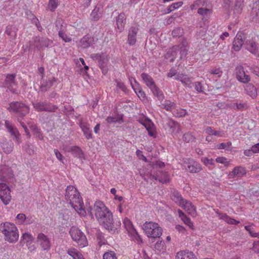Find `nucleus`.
<instances>
[{"mask_svg":"<svg viewBox=\"0 0 259 259\" xmlns=\"http://www.w3.org/2000/svg\"><path fill=\"white\" fill-rule=\"evenodd\" d=\"M14 175L12 169L6 165H4L0 168V180L7 181L9 179L13 177Z\"/></svg>","mask_w":259,"mask_h":259,"instance_id":"nucleus-17","label":"nucleus"},{"mask_svg":"<svg viewBox=\"0 0 259 259\" xmlns=\"http://www.w3.org/2000/svg\"><path fill=\"white\" fill-rule=\"evenodd\" d=\"M183 4V3L182 2H177L172 4L168 7V8L167 9V12L166 13L168 14L170 13L172 11L176 10L179 8V7H181Z\"/></svg>","mask_w":259,"mask_h":259,"instance_id":"nucleus-51","label":"nucleus"},{"mask_svg":"<svg viewBox=\"0 0 259 259\" xmlns=\"http://www.w3.org/2000/svg\"><path fill=\"white\" fill-rule=\"evenodd\" d=\"M33 107L37 111H47L54 112L58 109L56 105H51L50 103L47 102H36L33 103Z\"/></svg>","mask_w":259,"mask_h":259,"instance_id":"nucleus-10","label":"nucleus"},{"mask_svg":"<svg viewBox=\"0 0 259 259\" xmlns=\"http://www.w3.org/2000/svg\"><path fill=\"white\" fill-rule=\"evenodd\" d=\"M153 95L157 97L158 100L161 102L164 99V96L163 92L159 90V89L156 86L154 88L151 90Z\"/></svg>","mask_w":259,"mask_h":259,"instance_id":"nucleus-39","label":"nucleus"},{"mask_svg":"<svg viewBox=\"0 0 259 259\" xmlns=\"http://www.w3.org/2000/svg\"><path fill=\"white\" fill-rule=\"evenodd\" d=\"M55 27L56 30L59 31V30L67 27V25L62 19L58 18L55 23Z\"/></svg>","mask_w":259,"mask_h":259,"instance_id":"nucleus-44","label":"nucleus"},{"mask_svg":"<svg viewBox=\"0 0 259 259\" xmlns=\"http://www.w3.org/2000/svg\"><path fill=\"white\" fill-rule=\"evenodd\" d=\"M246 174V170L242 166H236L233 170L230 172L228 177L232 179L234 178H241Z\"/></svg>","mask_w":259,"mask_h":259,"instance_id":"nucleus-23","label":"nucleus"},{"mask_svg":"<svg viewBox=\"0 0 259 259\" xmlns=\"http://www.w3.org/2000/svg\"><path fill=\"white\" fill-rule=\"evenodd\" d=\"M205 132L209 135L219 136L222 133L221 131L213 130L211 127L207 126L205 128Z\"/></svg>","mask_w":259,"mask_h":259,"instance_id":"nucleus-55","label":"nucleus"},{"mask_svg":"<svg viewBox=\"0 0 259 259\" xmlns=\"http://www.w3.org/2000/svg\"><path fill=\"white\" fill-rule=\"evenodd\" d=\"M52 44L53 41L48 38L35 36L29 41V48L31 49L36 48L41 50L49 47Z\"/></svg>","mask_w":259,"mask_h":259,"instance_id":"nucleus-7","label":"nucleus"},{"mask_svg":"<svg viewBox=\"0 0 259 259\" xmlns=\"http://www.w3.org/2000/svg\"><path fill=\"white\" fill-rule=\"evenodd\" d=\"M37 242L40 246L41 249L44 250H48L51 247V241L47 236L40 233L37 237Z\"/></svg>","mask_w":259,"mask_h":259,"instance_id":"nucleus-14","label":"nucleus"},{"mask_svg":"<svg viewBox=\"0 0 259 259\" xmlns=\"http://www.w3.org/2000/svg\"><path fill=\"white\" fill-rule=\"evenodd\" d=\"M115 82L116 83V92L118 93L119 90H121L123 92L126 93L127 91V88L126 87L124 83L120 80H118L117 79L115 80Z\"/></svg>","mask_w":259,"mask_h":259,"instance_id":"nucleus-43","label":"nucleus"},{"mask_svg":"<svg viewBox=\"0 0 259 259\" xmlns=\"http://www.w3.org/2000/svg\"><path fill=\"white\" fill-rule=\"evenodd\" d=\"M202 169L201 164L193 160L188 162L186 168V170L191 173H197L201 171Z\"/></svg>","mask_w":259,"mask_h":259,"instance_id":"nucleus-25","label":"nucleus"},{"mask_svg":"<svg viewBox=\"0 0 259 259\" xmlns=\"http://www.w3.org/2000/svg\"><path fill=\"white\" fill-rule=\"evenodd\" d=\"M175 79L181 81L182 84L189 88H192L193 84L192 77H189L186 74L178 73L175 77Z\"/></svg>","mask_w":259,"mask_h":259,"instance_id":"nucleus-21","label":"nucleus"},{"mask_svg":"<svg viewBox=\"0 0 259 259\" xmlns=\"http://www.w3.org/2000/svg\"><path fill=\"white\" fill-rule=\"evenodd\" d=\"M0 198L5 205L9 204L11 200L10 189L5 183H0Z\"/></svg>","mask_w":259,"mask_h":259,"instance_id":"nucleus-11","label":"nucleus"},{"mask_svg":"<svg viewBox=\"0 0 259 259\" xmlns=\"http://www.w3.org/2000/svg\"><path fill=\"white\" fill-rule=\"evenodd\" d=\"M236 76L237 79L240 82L246 84L250 81V77L247 74L242 66L236 68Z\"/></svg>","mask_w":259,"mask_h":259,"instance_id":"nucleus-12","label":"nucleus"},{"mask_svg":"<svg viewBox=\"0 0 259 259\" xmlns=\"http://www.w3.org/2000/svg\"><path fill=\"white\" fill-rule=\"evenodd\" d=\"M143 124L147 130L149 135L155 138L157 134L154 124L151 121L148 120L143 123Z\"/></svg>","mask_w":259,"mask_h":259,"instance_id":"nucleus-31","label":"nucleus"},{"mask_svg":"<svg viewBox=\"0 0 259 259\" xmlns=\"http://www.w3.org/2000/svg\"><path fill=\"white\" fill-rule=\"evenodd\" d=\"M0 230L4 235L5 239L8 242L13 243L18 240V229L14 224L9 222L3 223L0 226Z\"/></svg>","mask_w":259,"mask_h":259,"instance_id":"nucleus-4","label":"nucleus"},{"mask_svg":"<svg viewBox=\"0 0 259 259\" xmlns=\"http://www.w3.org/2000/svg\"><path fill=\"white\" fill-rule=\"evenodd\" d=\"M187 42L186 40H183L182 43L178 46H179L178 52L180 54V58H182L185 57L187 54L188 49L187 48Z\"/></svg>","mask_w":259,"mask_h":259,"instance_id":"nucleus-37","label":"nucleus"},{"mask_svg":"<svg viewBox=\"0 0 259 259\" xmlns=\"http://www.w3.org/2000/svg\"><path fill=\"white\" fill-rule=\"evenodd\" d=\"M212 12V10L210 9L199 8L198 9L197 13L202 16H207L210 14Z\"/></svg>","mask_w":259,"mask_h":259,"instance_id":"nucleus-52","label":"nucleus"},{"mask_svg":"<svg viewBox=\"0 0 259 259\" xmlns=\"http://www.w3.org/2000/svg\"><path fill=\"white\" fill-rule=\"evenodd\" d=\"M103 259H117L116 253L111 250H109L103 254Z\"/></svg>","mask_w":259,"mask_h":259,"instance_id":"nucleus-47","label":"nucleus"},{"mask_svg":"<svg viewBox=\"0 0 259 259\" xmlns=\"http://www.w3.org/2000/svg\"><path fill=\"white\" fill-rule=\"evenodd\" d=\"M5 125L11 136L14 137L16 142L19 144L21 142L20 134L16 127L13 125L10 121L7 120L5 121Z\"/></svg>","mask_w":259,"mask_h":259,"instance_id":"nucleus-15","label":"nucleus"},{"mask_svg":"<svg viewBox=\"0 0 259 259\" xmlns=\"http://www.w3.org/2000/svg\"><path fill=\"white\" fill-rule=\"evenodd\" d=\"M15 77V74H7L5 80V84L12 93L19 94L20 90L18 89V84L16 81Z\"/></svg>","mask_w":259,"mask_h":259,"instance_id":"nucleus-8","label":"nucleus"},{"mask_svg":"<svg viewBox=\"0 0 259 259\" xmlns=\"http://www.w3.org/2000/svg\"><path fill=\"white\" fill-rule=\"evenodd\" d=\"M143 229L149 238H160L162 234V229L159 225L153 222H146L143 224Z\"/></svg>","mask_w":259,"mask_h":259,"instance_id":"nucleus-5","label":"nucleus"},{"mask_svg":"<svg viewBox=\"0 0 259 259\" xmlns=\"http://www.w3.org/2000/svg\"><path fill=\"white\" fill-rule=\"evenodd\" d=\"M172 113L176 117H182L186 115L187 111L181 108H177V107H175Z\"/></svg>","mask_w":259,"mask_h":259,"instance_id":"nucleus-41","label":"nucleus"},{"mask_svg":"<svg viewBox=\"0 0 259 259\" xmlns=\"http://www.w3.org/2000/svg\"><path fill=\"white\" fill-rule=\"evenodd\" d=\"M184 141L189 143L194 139V137L191 133H186L183 136Z\"/></svg>","mask_w":259,"mask_h":259,"instance_id":"nucleus-56","label":"nucleus"},{"mask_svg":"<svg viewBox=\"0 0 259 259\" xmlns=\"http://www.w3.org/2000/svg\"><path fill=\"white\" fill-rule=\"evenodd\" d=\"M152 177L162 183H165L168 181L167 173L165 171L159 170L155 175H152Z\"/></svg>","mask_w":259,"mask_h":259,"instance_id":"nucleus-29","label":"nucleus"},{"mask_svg":"<svg viewBox=\"0 0 259 259\" xmlns=\"http://www.w3.org/2000/svg\"><path fill=\"white\" fill-rule=\"evenodd\" d=\"M210 74H212L217 77H220L223 73V71L221 68H213L209 71Z\"/></svg>","mask_w":259,"mask_h":259,"instance_id":"nucleus-54","label":"nucleus"},{"mask_svg":"<svg viewBox=\"0 0 259 259\" xmlns=\"http://www.w3.org/2000/svg\"><path fill=\"white\" fill-rule=\"evenodd\" d=\"M28 124L32 132H33L34 134H37L38 132H39V130L37 128V127L32 122H28Z\"/></svg>","mask_w":259,"mask_h":259,"instance_id":"nucleus-62","label":"nucleus"},{"mask_svg":"<svg viewBox=\"0 0 259 259\" xmlns=\"http://www.w3.org/2000/svg\"><path fill=\"white\" fill-rule=\"evenodd\" d=\"M65 151L71 152L74 157L80 159L84 158V153L81 148L78 146H68L65 148Z\"/></svg>","mask_w":259,"mask_h":259,"instance_id":"nucleus-20","label":"nucleus"},{"mask_svg":"<svg viewBox=\"0 0 259 259\" xmlns=\"http://www.w3.org/2000/svg\"><path fill=\"white\" fill-rule=\"evenodd\" d=\"M10 112L14 113L18 117V121L20 122L22 127L24 128L26 135L30 138L31 135L25 123L20 118L25 116L29 113V109L25 104L19 102H13L10 103L8 108Z\"/></svg>","mask_w":259,"mask_h":259,"instance_id":"nucleus-3","label":"nucleus"},{"mask_svg":"<svg viewBox=\"0 0 259 259\" xmlns=\"http://www.w3.org/2000/svg\"><path fill=\"white\" fill-rule=\"evenodd\" d=\"M166 124L171 130L172 132H174L178 125V123L171 118H169L166 120Z\"/></svg>","mask_w":259,"mask_h":259,"instance_id":"nucleus-50","label":"nucleus"},{"mask_svg":"<svg viewBox=\"0 0 259 259\" xmlns=\"http://www.w3.org/2000/svg\"><path fill=\"white\" fill-rule=\"evenodd\" d=\"M91 57L95 61L98 62L100 68L104 74H105L108 71L107 63L108 60L106 54L102 53L93 54Z\"/></svg>","mask_w":259,"mask_h":259,"instance_id":"nucleus-9","label":"nucleus"},{"mask_svg":"<svg viewBox=\"0 0 259 259\" xmlns=\"http://www.w3.org/2000/svg\"><path fill=\"white\" fill-rule=\"evenodd\" d=\"M116 28L119 32L123 31L126 24V16L124 13L119 14L115 19Z\"/></svg>","mask_w":259,"mask_h":259,"instance_id":"nucleus-22","label":"nucleus"},{"mask_svg":"<svg viewBox=\"0 0 259 259\" xmlns=\"http://www.w3.org/2000/svg\"><path fill=\"white\" fill-rule=\"evenodd\" d=\"M96 236L97 239L99 240L98 243L99 244L100 246H102V245L106 244V241L105 239L103 234L102 232L98 231L96 233Z\"/></svg>","mask_w":259,"mask_h":259,"instance_id":"nucleus-49","label":"nucleus"},{"mask_svg":"<svg viewBox=\"0 0 259 259\" xmlns=\"http://www.w3.org/2000/svg\"><path fill=\"white\" fill-rule=\"evenodd\" d=\"M231 107L234 110H244L247 108L248 106L246 103H233L231 104Z\"/></svg>","mask_w":259,"mask_h":259,"instance_id":"nucleus-42","label":"nucleus"},{"mask_svg":"<svg viewBox=\"0 0 259 259\" xmlns=\"http://www.w3.org/2000/svg\"><path fill=\"white\" fill-rule=\"evenodd\" d=\"M28 124L32 132H33L34 134H37L38 132H39V130L37 128V127L32 122H28Z\"/></svg>","mask_w":259,"mask_h":259,"instance_id":"nucleus-63","label":"nucleus"},{"mask_svg":"<svg viewBox=\"0 0 259 259\" xmlns=\"http://www.w3.org/2000/svg\"><path fill=\"white\" fill-rule=\"evenodd\" d=\"M95 216L99 224L110 232L114 233L121 225L119 221H114L112 212L101 202H96L94 207Z\"/></svg>","mask_w":259,"mask_h":259,"instance_id":"nucleus-1","label":"nucleus"},{"mask_svg":"<svg viewBox=\"0 0 259 259\" xmlns=\"http://www.w3.org/2000/svg\"><path fill=\"white\" fill-rule=\"evenodd\" d=\"M183 34V28H182L181 27H178V28L174 29L172 30V33H171L172 36L174 37H180V36H182Z\"/></svg>","mask_w":259,"mask_h":259,"instance_id":"nucleus-53","label":"nucleus"},{"mask_svg":"<svg viewBox=\"0 0 259 259\" xmlns=\"http://www.w3.org/2000/svg\"><path fill=\"white\" fill-rule=\"evenodd\" d=\"M231 145L232 143L231 142L222 143L217 146V148L218 149H227V148H230Z\"/></svg>","mask_w":259,"mask_h":259,"instance_id":"nucleus-61","label":"nucleus"},{"mask_svg":"<svg viewBox=\"0 0 259 259\" xmlns=\"http://www.w3.org/2000/svg\"><path fill=\"white\" fill-rule=\"evenodd\" d=\"M215 161L218 163L224 164L225 166H228L229 164V162L224 157H218L215 159Z\"/></svg>","mask_w":259,"mask_h":259,"instance_id":"nucleus-60","label":"nucleus"},{"mask_svg":"<svg viewBox=\"0 0 259 259\" xmlns=\"http://www.w3.org/2000/svg\"><path fill=\"white\" fill-rule=\"evenodd\" d=\"M16 31L17 29L15 27L9 25L6 27L5 33L10 36L11 39H14L17 35Z\"/></svg>","mask_w":259,"mask_h":259,"instance_id":"nucleus-38","label":"nucleus"},{"mask_svg":"<svg viewBox=\"0 0 259 259\" xmlns=\"http://www.w3.org/2000/svg\"><path fill=\"white\" fill-rule=\"evenodd\" d=\"M69 233L72 240L76 242L78 246L82 248L88 245L87 237L79 229L72 227L70 229Z\"/></svg>","mask_w":259,"mask_h":259,"instance_id":"nucleus-6","label":"nucleus"},{"mask_svg":"<svg viewBox=\"0 0 259 259\" xmlns=\"http://www.w3.org/2000/svg\"><path fill=\"white\" fill-rule=\"evenodd\" d=\"M139 31L137 27L132 26L128 29L127 42L130 46H134L137 42V35Z\"/></svg>","mask_w":259,"mask_h":259,"instance_id":"nucleus-16","label":"nucleus"},{"mask_svg":"<svg viewBox=\"0 0 259 259\" xmlns=\"http://www.w3.org/2000/svg\"><path fill=\"white\" fill-rule=\"evenodd\" d=\"M16 220L17 223L19 224H22L25 223L26 220V215L24 213H19L16 216Z\"/></svg>","mask_w":259,"mask_h":259,"instance_id":"nucleus-57","label":"nucleus"},{"mask_svg":"<svg viewBox=\"0 0 259 259\" xmlns=\"http://www.w3.org/2000/svg\"><path fill=\"white\" fill-rule=\"evenodd\" d=\"M56 81L57 79L55 77L49 78L48 79L44 78L40 82V91L43 93L47 92Z\"/></svg>","mask_w":259,"mask_h":259,"instance_id":"nucleus-18","label":"nucleus"},{"mask_svg":"<svg viewBox=\"0 0 259 259\" xmlns=\"http://www.w3.org/2000/svg\"><path fill=\"white\" fill-rule=\"evenodd\" d=\"M245 90L247 95L252 98H254L257 96V90L256 88L252 84H248L246 85Z\"/></svg>","mask_w":259,"mask_h":259,"instance_id":"nucleus-35","label":"nucleus"},{"mask_svg":"<svg viewBox=\"0 0 259 259\" xmlns=\"http://www.w3.org/2000/svg\"><path fill=\"white\" fill-rule=\"evenodd\" d=\"M246 49L251 54L256 55L258 52V48L256 43L252 40H247L245 43Z\"/></svg>","mask_w":259,"mask_h":259,"instance_id":"nucleus-27","label":"nucleus"},{"mask_svg":"<svg viewBox=\"0 0 259 259\" xmlns=\"http://www.w3.org/2000/svg\"><path fill=\"white\" fill-rule=\"evenodd\" d=\"M201 160L205 165H213L214 163V160L212 158L205 157L202 158Z\"/></svg>","mask_w":259,"mask_h":259,"instance_id":"nucleus-64","label":"nucleus"},{"mask_svg":"<svg viewBox=\"0 0 259 259\" xmlns=\"http://www.w3.org/2000/svg\"><path fill=\"white\" fill-rule=\"evenodd\" d=\"M65 198L69 202L71 206L80 215L86 214L85 210L83 208V203L79 192L73 186H68L66 189Z\"/></svg>","mask_w":259,"mask_h":259,"instance_id":"nucleus-2","label":"nucleus"},{"mask_svg":"<svg viewBox=\"0 0 259 259\" xmlns=\"http://www.w3.org/2000/svg\"><path fill=\"white\" fill-rule=\"evenodd\" d=\"M180 206L191 216L196 215V207L191 202L185 200Z\"/></svg>","mask_w":259,"mask_h":259,"instance_id":"nucleus-24","label":"nucleus"},{"mask_svg":"<svg viewBox=\"0 0 259 259\" xmlns=\"http://www.w3.org/2000/svg\"><path fill=\"white\" fill-rule=\"evenodd\" d=\"M59 5L58 0H49L48 3V9L52 12H53Z\"/></svg>","mask_w":259,"mask_h":259,"instance_id":"nucleus-48","label":"nucleus"},{"mask_svg":"<svg viewBox=\"0 0 259 259\" xmlns=\"http://www.w3.org/2000/svg\"><path fill=\"white\" fill-rule=\"evenodd\" d=\"M176 259H197L195 255L191 251L185 250L177 253Z\"/></svg>","mask_w":259,"mask_h":259,"instance_id":"nucleus-28","label":"nucleus"},{"mask_svg":"<svg viewBox=\"0 0 259 259\" xmlns=\"http://www.w3.org/2000/svg\"><path fill=\"white\" fill-rule=\"evenodd\" d=\"M33 238L32 236L27 233H25L23 234L22 235V241L25 243L26 242L27 243V246H28V245L30 244V243L33 241Z\"/></svg>","mask_w":259,"mask_h":259,"instance_id":"nucleus-46","label":"nucleus"},{"mask_svg":"<svg viewBox=\"0 0 259 259\" xmlns=\"http://www.w3.org/2000/svg\"><path fill=\"white\" fill-rule=\"evenodd\" d=\"M246 37V34L243 31L237 33L233 42V49L235 51H239L241 49Z\"/></svg>","mask_w":259,"mask_h":259,"instance_id":"nucleus-13","label":"nucleus"},{"mask_svg":"<svg viewBox=\"0 0 259 259\" xmlns=\"http://www.w3.org/2000/svg\"><path fill=\"white\" fill-rule=\"evenodd\" d=\"M93 43V38L89 35H85L80 39L79 46L82 49H85L90 47Z\"/></svg>","mask_w":259,"mask_h":259,"instance_id":"nucleus-30","label":"nucleus"},{"mask_svg":"<svg viewBox=\"0 0 259 259\" xmlns=\"http://www.w3.org/2000/svg\"><path fill=\"white\" fill-rule=\"evenodd\" d=\"M67 253L73 259H85L83 255L76 249L71 248L67 250Z\"/></svg>","mask_w":259,"mask_h":259,"instance_id":"nucleus-34","label":"nucleus"},{"mask_svg":"<svg viewBox=\"0 0 259 259\" xmlns=\"http://www.w3.org/2000/svg\"><path fill=\"white\" fill-rule=\"evenodd\" d=\"M79 126L81 128L85 138L88 139H92V130L90 128L89 125L83 122H80Z\"/></svg>","mask_w":259,"mask_h":259,"instance_id":"nucleus-32","label":"nucleus"},{"mask_svg":"<svg viewBox=\"0 0 259 259\" xmlns=\"http://www.w3.org/2000/svg\"><path fill=\"white\" fill-rule=\"evenodd\" d=\"M179 50V46H175L171 48L166 54V58H171L170 61L173 62L174 59L177 57Z\"/></svg>","mask_w":259,"mask_h":259,"instance_id":"nucleus-33","label":"nucleus"},{"mask_svg":"<svg viewBox=\"0 0 259 259\" xmlns=\"http://www.w3.org/2000/svg\"><path fill=\"white\" fill-rule=\"evenodd\" d=\"M244 7V0H235L234 10L235 13L240 14Z\"/></svg>","mask_w":259,"mask_h":259,"instance_id":"nucleus-40","label":"nucleus"},{"mask_svg":"<svg viewBox=\"0 0 259 259\" xmlns=\"http://www.w3.org/2000/svg\"><path fill=\"white\" fill-rule=\"evenodd\" d=\"M141 76L144 82L150 89V90L157 86L152 77L148 74L142 73Z\"/></svg>","mask_w":259,"mask_h":259,"instance_id":"nucleus-26","label":"nucleus"},{"mask_svg":"<svg viewBox=\"0 0 259 259\" xmlns=\"http://www.w3.org/2000/svg\"><path fill=\"white\" fill-rule=\"evenodd\" d=\"M194 88L195 90L199 93L203 92V87L201 82L196 81L194 83Z\"/></svg>","mask_w":259,"mask_h":259,"instance_id":"nucleus-59","label":"nucleus"},{"mask_svg":"<svg viewBox=\"0 0 259 259\" xmlns=\"http://www.w3.org/2000/svg\"><path fill=\"white\" fill-rule=\"evenodd\" d=\"M172 199L174 201L179 204L180 206L181 205L183 201L185 200V199L182 198L181 195L178 192H175L173 193Z\"/></svg>","mask_w":259,"mask_h":259,"instance_id":"nucleus-45","label":"nucleus"},{"mask_svg":"<svg viewBox=\"0 0 259 259\" xmlns=\"http://www.w3.org/2000/svg\"><path fill=\"white\" fill-rule=\"evenodd\" d=\"M162 108L166 111L172 112L175 107H177L176 103L170 100H165L162 104Z\"/></svg>","mask_w":259,"mask_h":259,"instance_id":"nucleus-36","label":"nucleus"},{"mask_svg":"<svg viewBox=\"0 0 259 259\" xmlns=\"http://www.w3.org/2000/svg\"><path fill=\"white\" fill-rule=\"evenodd\" d=\"M36 151V147L31 144H28L27 145V148H26V152L27 153L31 155L34 154L35 152Z\"/></svg>","mask_w":259,"mask_h":259,"instance_id":"nucleus-58","label":"nucleus"},{"mask_svg":"<svg viewBox=\"0 0 259 259\" xmlns=\"http://www.w3.org/2000/svg\"><path fill=\"white\" fill-rule=\"evenodd\" d=\"M103 6L101 3H98L91 13V19L95 21H98L102 17Z\"/></svg>","mask_w":259,"mask_h":259,"instance_id":"nucleus-19","label":"nucleus"}]
</instances>
